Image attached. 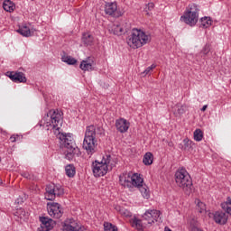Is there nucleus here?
I'll return each mask as SVG.
<instances>
[{"label": "nucleus", "instance_id": "1", "mask_svg": "<svg viewBox=\"0 0 231 231\" xmlns=\"http://www.w3.org/2000/svg\"><path fill=\"white\" fill-rule=\"evenodd\" d=\"M40 127H43L46 131H54V134L58 136L60 143V147L67 149L65 158L71 162L75 156L80 154V148L77 146L75 139L71 137L69 134H60V127H62V118L60 114L51 110L47 113L39 123Z\"/></svg>", "mask_w": 231, "mask_h": 231}, {"label": "nucleus", "instance_id": "2", "mask_svg": "<svg viewBox=\"0 0 231 231\" xmlns=\"http://www.w3.org/2000/svg\"><path fill=\"white\" fill-rule=\"evenodd\" d=\"M102 134H104V128L102 126L96 128L95 125H89L87 127L83 141V149L87 151L88 154L97 152V145H98L97 135L102 136Z\"/></svg>", "mask_w": 231, "mask_h": 231}, {"label": "nucleus", "instance_id": "3", "mask_svg": "<svg viewBox=\"0 0 231 231\" xmlns=\"http://www.w3.org/2000/svg\"><path fill=\"white\" fill-rule=\"evenodd\" d=\"M148 42H151V36L138 29H133L127 39V44L134 49L142 48Z\"/></svg>", "mask_w": 231, "mask_h": 231}, {"label": "nucleus", "instance_id": "4", "mask_svg": "<svg viewBox=\"0 0 231 231\" xmlns=\"http://www.w3.org/2000/svg\"><path fill=\"white\" fill-rule=\"evenodd\" d=\"M175 181L177 185L183 189L185 194L187 196H190L192 194V190H194V187L192 186V179L189 172L185 170H180L175 173Z\"/></svg>", "mask_w": 231, "mask_h": 231}, {"label": "nucleus", "instance_id": "5", "mask_svg": "<svg viewBox=\"0 0 231 231\" xmlns=\"http://www.w3.org/2000/svg\"><path fill=\"white\" fill-rule=\"evenodd\" d=\"M221 208L225 210L223 211H216L213 214V219L215 223H217V225H226L228 221V214L231 216V199L227 198L226 202H223L221 204Z\"/></svg>", "mask_w": 231, "mask_h": 231}, {"label": "nucleus", "instance_id": "6", "mask_svg": "<svg viewBox=\"0 0 231 231\" xmlns=\"http://www.w3.org/2000/svg\"><path fill=\"white\" fill-rule=\"evenodd\" d=\"M198 17H199V8L198 7V5L191 4L189 5L184 15L180 17V21L189 24V26H196Z\"/></svg>", "mask_w": 231, "mask_h": 231}, {"label": "nucleus", "instance_id": "7", "mask_svg": "<svg viewBox=\"0 0 231 231\" xmlns=\"http://www.w3.org/2000/svg\"><path fill=\"white\" fill-rule=\"evenodd\" d=\"M111 163V155H106L101 162L95 161L92 164L94 176L100 178L106 176L108 171V165Z\"/></svg>", "mask_w": 231, "mask_h": 231}, {"label": "nucleus", "instance_id": "8", "mask_svg": "<svg viewBox=\"0 0 231 231\" xmlns=\"http://www.w3.org/2000/svg\"><path fill=\"white\" fill-rule=\"evenodd\" d=\"M137 181L138 183H142L143 179L136 173L125 172L119 176V183L123 187H127L128 189H134Z\"/></svg>", "mask_w": 231, "mask_h": 231}, {"label": "nucleus", "instance_id": "9", "mask_svg": "<svg viewBox=\"0 0 231 231\" xmlns=\"http://www.w3.org/2000/svg\"><path fill=\"white\" fill-rule=\"evenodd\" d=\"M45 190V199H48V201H53L56 196H62V194H64V189L62 188L56 187L54 184L48 185Z\"/></svg>", "mask_w": 231, "mask_h": 231}, {"label": "nucleus", "instance_id": "10", "mask_svg": "<svg viewBox=\"0 0 231 231\" xmlns=\"http://www.w3.org/2000/svg\"><path fill=\"white\" fill-rule=\"evenodd\" d=\"M47 210L51 217H54L55 219H60V217H62V214H64L60 209V204L57 202H48Z\"/></svg>", "mask_w": 231, "mask_h": 231}, {"label": "nucleus", "instance_id": "11", "mask_svg": "<svg viewBox=\"0 0 231 231\" xmlns=\"http://www.w3.org/2000/svg\"><path fill=\"white\" fill-rule=\"evenodd\" d=\"M105 13L106 15H112L113 17H122L124 15V12L118 10V5L116 2L106 4Z\"/></svg>", "mask_w": 231, "mask_h": 231}, {"label": "nucleus", "instance_id": "12", "mask_svg": "<svg viewBox=\"0 0 231 231\" xmlns=\"http://www.w3.org/2000/svg\"><path fill=\"white\" fill-rule=\"evenodd\" d=\"M162 213L156 209H148L143 217L146 221H148L149 225H152L154 221H162Z\"/></svg>", "mask_w": 231, "mask_h": 231}, {"label": "nucleus", "instance_id": "13", "mask_svg": "<svg viewBox=\"0 0 231 231\" xmlns=\"http://www.w3.org/2000/svg\"><path fill=\"white\" fill-rule=\"evenodd\" d=\"M41 227L38 228V231H50L55 226V221L51 218L46 217H40Z\"/></svg>", "mask_w": 231, "mask_h": 231}, {"label": "nucleus", "instance_id": "14", "mask_svg": "<svg viewBox=\"0 0 231 231\" xmlns=\"http://www.w3.org/2000/svg\"><path fill=\"white\" fill-rule=\"evenodd\" d=\"M63 231H88L84 226L80 227L75 221H66L63 225Z\"/></svg>", "mask_w": 231, "mask_h": 231}, {"label": "nucleus", "instance_id": "15", "mask_svg": "<svg viewBox=\"0 0 231 231\" xmlns=\"http://www.w3.org/2000/svg\"><path fill=\"white\" fill-rule=\"evenodd\" d=\"M7 77H9V79H11L13 82H20V83L26 82V76L23 72L8 71Z\"/></svg>", "mask_w": 231, "mask_h": 231}, {"label": "nucleus", "instance_id": "16", "mask_svg": "<svg viewBox=\"0 0 231 231\" xmlns=\"http://www.w3.org/2000/svg\"><path fill=\"white\" fill-rule=\"evenodd\" d=\"M79 68L82 71H93L95 69V61L88 57L81 61Z\"/></svg>", "mask_w": 231, "mask_h": 231}, {"label": "nucleus", "instance_id": "17", "mask_svg": "<svg viewBox=\"0 0 231 231\" xmlns=\"http://www.w3.org/2000/svg\"><path fill=\"white\" fill-rule=\"evenodd\" d=\"M129 122L124 118L116 121V127L119 133H127L129 130Z\"/></svg>", "mask_w": 231, "mask_h": 231}, {"label": "nucleus", "instance_id": "18", "mask_svg": "<svg viewBox=\"0 0 231 231\" xmlns=\"http://www.w3.org/2000/svg\"><path fill=\"white\" fill-rule=\"evenodd\" d=\"M134 187L140 190L143 197H144L146 199H149V187L143 183V179L142 182L137 181Z\"/></svg>", "mask_w": 231, "mask_h": 231}, {"label": "nucleus", "instance_id": "19", "mask_svg": "<svg viewBox=\"0 0 231 231\" xmlns=\"http://www.w3.org/2000/svg\"><path fill=\"white\" fill-rule=\"evenodd\" d=\"M131 26L128 24L127 27L114 25L113 32L114 35H124V33H127Z\"/></svg>", "mask_w": 231, "mask_h": 231}, {"label": "nucleus", "instance_id": "20", "mask_svg": "<svg viewBox=\"0 0 231 231\" xmlns=\"http://www.w3.org/2000/svg\"><path fill=\"white\" fill-rule=\"evenodd\" d=\"M132 226L134 228H136V230L138 231H143V229L145 228V226H143V223H142V220L137 217L133 218Z\"/></svg>", "mask_w": 231, "mask_h": 231}, {"label": "nucleus", "instance_id": "21", "mask_svg": "<svg viewBox=\"0 0 231 231\" xmlns=\"http://www.w3.org/2000/svg\"><path fill=\"white\" fill-rule=\"evenodd\" d=\"M152 162H154V155H152V152H146L143 156V163H144V165H152Z\"/></svg>", "mask_w": 231, "mask_h": 231}, {"label": "nucleus", "instance_id": "22", "mask_svg": "<svg viewBox=\"0 0 231 231\" xmlns=\"http://www.w3.org/2000/svg\"><path fill=\"white\" fill-rule=\"evenodd\" d=\"M17 32L23 35V37H31V35H33V31L30 30L27 26L20 28Z\"/></svg>", "mask_w": 231, "mask_h": 231}, {"label": "nucleus", "instance_id": "23", "mask_svg": "<svg viewBox=\"0 0 231 231\" xmlns=\"http://www.w3.org/2000/svg\"><path fill=\"white\" fill-rule=\"evenodd\" d=\"M65 172L69 178H73L76 173L75 166L73 164H68L65 167Z\"/></svg>", "mask_w": 231, "mask_h": 231}, {"label": "nucleus", "instance_id": "24", "mask_svg": "<svg viewBox=\"0 0 231 231\" xmlns=\"http://www.w3.org/2000/svg\"><path fill=\"white\" fill-rule=\"evenodd\" d=\"M116 210L121 214V216H124L125 217H131L132 213L129 211V209H126L125 208H122L120 206L116 207Z\"/></svg>", "mask_w": 231, "mask_h": 231}, {"label": "nucleus", "instance_id": "25", "mask_svg": "<svg viewBox=\"0 0 231 231\" xmlns=\"http://www.w3.org/2000/svg\"><path fill=\"white\" fill-rule=\"evenodd\" d=\"M3 8L5 12H14V8H15V5L12 1L10 0H5L3 3Z\"/></svg>", "mask_w": 231, "mask_h": 231}, {"label": "nucleus", "instance_id": "26", "mask_svg": "<svg viewBox=\"0 0 231 231\" xmlns=\"http://www.w3.org/2000/svg\"><path fill=\"white\" fill-rule=\"evenodd\" d=\"M200 26L202 28H209L210 26H212V20L210 19V17H202L200 19Z\"/></svg>", "mask_w": 231, "mask_h": 231}, {"label": "nucleus", "instance_id": "27", "mask_svg": "<svg viewBox=\"0 0 231 231\" xmlns=\"http://www.w3.org/2000/svg\"><path fill=\"white\" fill-rule=\"evenodd\" d=\"M82 42L85 46H91L93 44V37L89 33H84L82 37Z\"/></svg>", "mask_w": 231, "mask_h": 231}, {"label": "nucleus", "instance_id": "28", "mask_svg": "<svg viewBox=\"0 0 231 231\" xmlns=\"http://www.w3.org/2000/svg\"><path fill=\"white\" fill-rule=\"evenodd\" d=\"M61 60H62V62H66L69 66H73V65L77 64V60L71 56H66V55L62 56Z\"/></svg>", "mask_w": 231, "mask_h": 231}, {"label": "nucleus", "instance_id": "29", "mask_svg": "<svg viewBox=\"0 0 231 231\" xmlns=\"http://www.w3.org/2000/svg\"><path fill=\"white\" fill-rule=\"evenodd\" d=\"M193 135L196 142H201L203 140V131L201 129H196Z\"/></svg>", "mask_w": 231, "mask_h": 231}, {"label": "nucleus", "instance_id": "30", "mask_svg": "<svg viewBox=\"0 0 231 231\" xmlns=\"http://www.w3.org/2000/svg\"><path fill=\"white\" fill-rule=\"evenodd\" d=\"M195 203H197V210L198 212H199L200 214L205 212L207 206L205 205V203L199 201V199H197L195 201Z\"/></svg>", "mask_w": 231, "mask_h": 231}, {"label": "nucleus", "instance_id": "31", "mask_svg": "<svg viewBox=\"0 0 231 231\" xmlns=\"http://www.w3.org/2000/svg\"><path fill=\"white\" fill-rule=\"evenodd\" d=\"M104 230L105 231H118V227H116V226H114L111 223L105 222L104 223Z\"/></svg>", "mask_w": 231, "mask_h": 231}, {"label": "nucleus", "instance_id": "32", "mask_svg": "<svg viewBox=\"0 0 231 231\" xmlns=\"http://www.w3.org/2000/svg\"><path fill=\"white\" fill-rule=\"evenodd\" d=\"M176 107H177V113H179L180 115H183V114H185V111H187L186 105H181L179 103L176 105Z\"/></svg>", "mask_w": 231, "mask_h": 231}, {"label": "nucleus", "instance_id": "33", "mask_svg": "<svg viewBox=\"0 0 231 231\" xmlns=\"http://www.w3.org/2000/svg\"><path fill=\"white\" fill-rule=\"evenodd\" d=\"M209 52H210V45L206 44L202 49L201 53H203V55H208Z\"/></svg>", "mask_w": 231, "mask_h": 231}, {"label": "nucleus", "instance_id": "34", "mask_svg": "<svg viewBox=\"0 0 231 231\" xmlns=\"http://www.w3.org/2000/svg\"><path fill=\"white\" fill-rule=\"evenodd\" d=\"M154 68H156V65L152 64L150 67H148L143 72V75H149V73H151V71H152V69H154Z\"/></svg>", "mask_w": 231, "mask_h": 231}, {"label": "nucleus", "instance_id": "35", "mask_svg": "<svg viewBox=\"0 0 231 231\" xmlns=\"http://www.w3.org/2000/svg\"><path fill=\"white\" fill-rule=\"evenodd\" d=\"M153 9H154V3H149L148 5H146L145 12H151Z\"/></svg>", "mask_w": 231, "mask_h": 231}, {"label": "nucleus", "instance_id": "36", "mask_svg": "<svg viewBox=\"0 0 231 231\" xmlns=\"http://www.w3.org/2000/svg\"><path fill=\"white\" fill-rule=\"evenodd\" d=\"M28 216V212L22 211V214H20V218L23 219V217H24V219H27Z\"/></svg>", "mask_w": 231, "mask_h": 231}, {"label": "nucleus", "instance_id": "37", "mask_svg": "<svg viewBox=\"0 0 231 231\" xmlns=\"http://www.w3.org/2000/svg\"><path fill=\"white\" fill-rule=\"evenodd\" d=\"M22 176L23 177V178H26L27 180L30 178V173H27V172H23V174H22Z\"/></svg>", "mask_w": 231, "mask_h": 231}, {"label": "nucleus", "instance_id": "38", "mask_svg": "<svg viewBox=\"0 0 231 231\" xmlns=\"http://www.w3.org/2000/svg\"><path fill=\"white\" fill-rule=\"evenodd\" d=\"M11 142H17V137L15 135H12L10 138Z\"/></svg>", "mask_w": 231, "mask_h": 231}, {"label": "nucleus", "instance_id": "39", "mask_svg": "<svg viewBox=\"0 0 231 231\" xmlns=\"http://www.w3.org/2000/svg\"><path fill=\"white\" fill-rule=\"evenodd\" d=\"M184 143H186V145H190V143H192V141H189L188 139H184Z\"/></svg>", "mask_w": 231, "mask_h": 231}, {"label": "nucleus", "instance_id": "40", "mask_svg": "<svg viewBox=\"0 0 231 231\" xmlns=\"http://www.w3.org/2000/svg\"><path fill=\"white\" fill-rule=\"evenodd\" d=\"M207 107H208V106L205 105V106L201 108V111H207Z\"/></svg>", "mask_w": 231, "mask_h": 231}, {"label": "nucleus", "instance_id": "41", "mask_svg": "<svg viewBox=\"0 0 231 231\" xmlns=\"http://www.w3.org/2000/svg\"><path fill=\"white\" fill-rule=\"evenodd\" d=\"M168 145H169V147H174V143H169Z\"/></svg>", "mask_w": 231, "mask_h": 231}, {"label": "nucleus", "instance_id": "42", "mask_svg": "<svg viewBox=\"0 0 231 231\" xmlns=\"http://www.w3.org/2000/svg\"><path fill=\"white\" fill-rule=\"evenodd\" d=\"M164 231H171V228H169V227H165V228H164Z\"/></svg>", "mask_w": 231, "mask_h": 231}, {"label": "nucleus", "instance_id": "43", "mask_svg": "<svg viewBox=\"0 0 231 231\" xmlns=\"http://www.w3.org/2000/svg\"><path fill=\"white\" fill-rule=\"evenodd\" d=\"M2 183H3V180L0 179V185H2Z\"/></svg>", "mask_w": 231, "mask_h": 231}]
</instances>
